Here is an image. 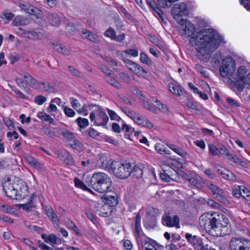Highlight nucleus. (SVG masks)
Here are the masks:
<instances>
[{"instance_id": "obj_37", "label": "nucleus", "mask_w": 250, "mask_h": 250, "mask_svg": "<svg viewBox=\"0 0 250 250\" xmlns=\"http://www.w3.org/2000/svg\"><path fill=\"white\" fill-rule=\"evenodd\" d=\"M75 122L80 128H85L89 125L88 120L87 119L82 117L78 118Z\"/></svg>"}, {"instance_id": "obj_32", "label": "nucleus", "mask_w": 250, "mask_h": 250, "mask_svg": "<svg viewBox=\"0 0 250 250\" xmlns=\"http://www.w3.org/2000/svg\"><path fill=\"white\" fill-rule=\"evenodd\" d=\"M105 203L104 204L109 205L110 207L115 206L118 204V200L116 197L114 195H104Z\"/></svg>"}, {"instance_id": "obj_17", "label": "nucleus", "mask_w": 250, "mask_h": 250, "mask_svg": "<svg viewBox=\"0 0 250 250\" xmlns=\"http://www.w3.org/2000/svg\"><path fill=\"white\" fill-rule=\"evenodd\" d=\"M137 242L139 245L141 246L143 250H159L155 247L156 242L147 236L139 239Z\"/></svg>"}, {"instance_id": "obj_48", "label": "nucleus", "mask_w": 250, "mask_h": 250, "mask_svg": "<svg viewBox=\"0 0 250 250\" xmlns=\"http://www.w3.org/2000/svg\"><path fill=\"white\" fill-rule=\"evenodd\" d=\"M140 61L142 63H146L147 65H150L152 63L151 60L144 52H141L140 53Z\"/></svg>"}, {"instance_id": "obj_34", "label": "nucleus", "mask_w": 250, "mask_h": 250, "mask_svg": "<svg viewBox=\"0 0 250 250\" xmlns=\"http://www.w3.org/2000/svg\"><path fill=\"white\" fill-rule=\"evenodd\" d=\"M200 177L197 175L193 176H188L187 180L192 186L198 187L200 185L199 180Z\"/></svg>"}, {"instance_id": "obj_62", "label": "nucleus", "mask_w": 250, "mask_h": 250, "mask_svg": "<svg viewBox=\"0 0 250 250\" xmlns=\"http://www.w3.org/2000/svg\"><path fill=\"white\" fill-rule=\"evenodd\" d=\"M209 152L213 155H218L219 148H217L215 146L212 144L208 145Z\"/></svg>"}, {"instance_id": "obj_59", "label": "nucleus", "mask_w": 250, "mask_h": 250, "mask_svg": "<svg viewBox=\"0 0 250 250\" xmlns=\"http://www.w3.org/2000/svg\"><path fill=\"white\" fill-rule=\"evenodd\" d=\"M108 113L110 119L112 120L118 121L121 119L120 117L112 110L108 109Z\"/></svg>"}, {"instance_id": "obj_33", "label": "nucleus", "mask_w": 250, "mask_h": 250, "mask_svg": "<svg viewBox=\"0 0 250 250\" xmlns=\"http://www.w3.org/2000/svg\"><path fill=\"white\" fill-rule=\"evenodd\" d=\"M28 38L32 40L41 39L43 37V33L41 32L32 30L27 33Z\"/></svg>"}, {"instance_id": "obj_1", "label": "nucleus", "mask_w": 250, "mask_h": 250, "mask_svg": "<svg viewBox=\"0 0 250 250\" xmlns=\"http://www.w3.org/2000/svg\"><path fill=\"white\" fill-rule=\"evenodd\" d=\"M223 38L211 28L206 29L198 32L191 37L189 43L196 46L197 57L201 61L207 62L210 55L220 45Z\"/></svg>"}, {"instance_id": "obj_15", "label": "nucleus", "mask_w": 250, "mask_h": 250, "mask_svg": "<svg viewBox=\"0 0 250 250\" xmlns=\"http://www.w3.org/2000/svg\"><path fill=\"white\" fill-rule=\"evenodd\" d=\"M207 186L210 189L213 197L217 201L222 203L227 202V199L224 191L211 182H208Z\"/></svg>"}, {"instance_id": "obj_30", "label": "nucleus", "mask_w": 250, "mask_h": 250, "mask_svg": "<svg viewBox=\"0 0 250 250\" xmlns=\"http://www.w3.org/2000/svg\"><path fill=\"white\" fill-rule=\"evenodd\" d=\"M144 167L143 165H136L132 168L131 174L137 178H141L143 175V169Z\"/></svg>"}, {"instance_id": "obj_10", "label": "nucleus", "mask_w": 250, "mask_h": 250, "mask_svg": "<svg viewBox=\"0 0 250 250\" xmlns=\"http://www.w3.org/2000/svg\"><path fill=\"white\" fill-rule=\"evenodd\" d=\"M178 23L180 26L178 27L179 34L184 37H189L195 32L194 25L190 21L184 19H180Z\"/></svg>"}, {"instance_id": "obj_46", "label": "nucleus", "mask_w": 250, "mask_h": 250, "mask_svg": "<svg viewBox=\"0 0 250 250\" xmlns=\"http://www.w3.org/2000/svg\"><path fill=\"white\" fill-rule=\"evenodd\" d=\"M197 72L200 73L205 78H208L209 76V74L207 71L201 65L197 64L195 65V67Z\"/></svg>"}, {"instance_id": "obj_9", "label": "nucleus", "mask_w": 250, "mask_h": 250, "mask_svg": "<svg viewBox=\"0 0 250 250\" xmlns=\"http://www.w3.org/2000/svg\"><path fill=\"white\" fill-rule=\"evenodd\" d=\"M171 13L173 18L178 21L180 19H183L182 17L187 16L189 13V10L187 4L185 2L175 4L171 9Z\"/></svg>"}, {"instance_id": "obj_52", "label": "nucleus", "mask_w": 250, "mask_h": 250, "mask_svg": "<svg viewBox=\"0 0 250 250\" xmlns=\"http://www.w3.org/2000/svg\"><path fill=\"white\" fill-rule=\"evenodd\" d=\"M70 102L72 107L78 111V109H79L81 106V104L78 100L72 97L70 98Z\"/></svg>"}, {"instance_id": "obj_27", "label": "nucleus", "mask_w": 250, "mask_h": 250, "mask_svg": "<svg viewBox=\"0 0 250 250\" xmlns=\"http://www.w3.org/2000/svg\"><path fill=\"white\" fill-rule=\"evenodd\" d=\"M227 160L243 167H246L248 166L247 162L245 160L242 159L238 157L236 155L231 153L229 155V157L227 158Z\"/></svg>"}, {"instance_id": "obj_64", "label": "nucleus", "mask_w": 250, "mask_h": 250, "mask_svg": "<svg viewBox=\"0 0 250 250\" xmlns=\"http://www.w3.org/2000/svg\"><path fill=\"white\" fill-rule=\"evenodd\" d=\"M227 102L230 104V105L237 107L239 106V103L235 100L232 99L229 97H227L226 98Z\"/></svg>"}, {"instance_id": "obj_39", "label": "nucleus", "mask_w": 250, "mask_h": 250, "mask_svg": "<svg viewBox=\"0 0 250 250\" xmlns=\"http://www.w3.org/2000/svg\"><path fill=\"white\" fill-rule=\"evenodd\" d=\"M37 116L42 121L48 122L50 123H52L53 121V119L50 116V115L47 114L44 112H38Z\"/></svg>"}, {"instance_id": "obj_29", "label": "nucleus", "mask_w": 250, "mask_h": 250, "mask_svg": "<svg viewBox=\"0 0 250 250\" xmlns=\"http://www.w3.org/2000/svg\"><path fill=\"white\" fill-rule=\"evenodd\" d=\"M46 18L48 22L53 26H59L61 24L60 18L56 14L48 13Z\"/></svg>"}, {"instance_id": "obj_57", "label": "nucleus", "mask_w": 250, "mask_h": 250, "mask_svg": "<svg viewBox=\"0 0 250 250\" xmlns=\"http://www.w3.org/2000/svg\"><path fill=\"white\" fill-rule=\"evenodd\" d=\"M46 101V98L43 96H38L35 97L34 101L39 105H41Z\"/></svg>"}, {"instance_id": "obj_4", "label": "nucleus", "mask_w": 250, "mask_h": 250, "mask_svg": "<svg viewBox=\"0 0 250 250\" xmlns=\"http://www.w3.org/2000/svg\"><path fill=\"white\" fill-rule=\"evenodd\" d=\"M85 183L99 193L110 192L112 190V182L110 178L105 173L95 172L91 177H87Z\"/></svg>"}, {"instance_id": "obj_54", "label": "nucleus", "mask_w": 250, "mask_h": 250, "mask_svg": "<svg viewBox=\"0 0 250 250\" xmlns=\"http://www.w3.org/2000/svg\"><path fill=\"white\" fill-rule=\"evenodd\" d=\"M65 114L68 117H73L75 115V111L70 107H65L63 109Z\"/></svg>"}, {"instance_id": "obj_50", "label": "nucleus", "mask_w": 250, "mask_h": 250, "mask_svg": "<svg viewBox=\"0 0 250 250\" xmlns=\"http://www.w3.org/2000/svg\"><path fill=\"white\" fill-rule=\"evenodd\" d=\"M184 103L187 107L192 109L197 110V106L196 103L193 101V100L187 99L184 102Z\"/></svg>"}, {"instance_id": "obj_53", "label": "nucleus", "mask_w": 250, "mask_h": 250, "mask_svg": "<svg viewBox=\"0 0 250 250\" xmlns=\"http://www.w3.org/2000/svg\"><path fill=\"white\" fill-rule=\"evenodd\" d=\"M125 53L130 56L136 57L138 55V51L136 49H128L124 51Z\"/></svg>"}, {"instance_id": "obj_31", "label": "nucleus", "mask_w": 250, "mask_h": 250, "mask_svg": "<svg viewBox=\"0 0 250 250\" xmlns=\"http://www.w3.org/2000/svg\"><path fill=\"white\" fill-rule=\"evenodd\" d=\"M29 22V20L26 17L22 16H17L13 20V24L14 26L27 25Z\"/></svg>"}, {"instance_id": "obj_20", "label": "nucleus", "mask_w": 250, "mask_h": 250, "mask_svg": "<svg viewBox=\"0 0 250 250\" xmlns=\"http://www.w3.org/2000/svg\"><path fill=\"white\" fill-rule=\"evenodd\" d=\"M146 2L149 7L153 10L154 15L159 17L163 22L166 23L164 18V13L158 7L155 1L152 0H146Z\"/></svg>"}, {"instance_id": "obj_26", "label": "nucleus", "mask_w": 250, "mask_h": 250, "mask_svg": "<svg viewBox=\"0 0 250 250\" xmlns=\"http://www.w3.org/2000/svg\"><path fill=\"white\" fill-rule=\"evenodd\" d=\"M23 5L25 6L21 7V10L24 11L25 12L30 14L35 15L38 14L39 10L37 7H34L31 4L27 2H23Z\"/></svg>"}, {"instance_id": "obj_56", "label": "nucleus", "mask_w": 250, "mask_h": 250, "mask_svg": "<svg viewBox=\"0 0 250 250\" xmlns=\"http://www.w3.org/2000/svg\"><path fill=\"white\" fill-rule=\"evenodd\" d=\"M240 189H241V196L245 197H250V191L244 186H239Z\"/></svg>"}, {"instance_id": "obj_13", "label": "nucleus", "mask_w": 250, "mask_h": 250, "mask_svg": "<svg viewBox=\"0 0 250 250\" xmlns=\"http://www.w3.org/2000/svg\"><path fill=\"white\" fill-rule=\"evenodd\" d=\"M248 71V70L246 66H242L237 70L236 77L232 79H233V82H235L237 89L239 91H242L244 89L245 84V75Z\"/></svg>"}, {"instance_id": "obj_21", "label": "nucleus", "mask_w": 250, "mask_h": 250, "mask_svg": "<svg viewBox=\"0 0 250 250\" xmlns=\"http://www.w3.org/2000/svg\"><path fill=\"white\" fill-rule=\"evenodd\" d=\"M43 208H44V210L47 216L51 219L52 221L53 222L54 227L56 229H58L59 225L56 213L54 212L52 208L50 206H45L43 207Z\"/></svg>"}, {"instance_id": "obj_2", "label": "nucleus", "mask_w": 250, "mask_h": 250, "mask_svg": "<svg viewBox=\"0 0 250 250\" xmlns=\"http://www.w3.org/2000/svg\"><path fill=\"white\" fill-rule=\"evenodd\" d=\"M201 227L213 236H225L229 233L228 219L221 212H207L199 218Z\"/></svg>"}, {"instance_id": "obj_11", "label": "nucleus", "mask_w": 250, "mask_h": 250, "mask_svg": "<svg viewBox=\"0 0 250 250\" xmlns=\"http://www.w3.org/2000/svg\"><path fill=\"white\" fill-rule=\"evenodd\" d=\"M16 182L17 178H15L12 180L8 179L2 184L3 190L5 194L7 197L12 199L16 198L17 192H15V189L17 188Z\"/></svg>"}, {"instance_id": "obj_22", "label": "nucleus", "mask_w": 250, "mask_h": 250, "mask_svg": "<svg viewBox=\"0 0 250 250\" xmlns=\"http://www.w3.org/2000/svg\"><path fill=\"white\" fill-rule=\"evenodd\" d=\"M20 75L24 79L26 83L30 86L34 88H37L40 86V83H38L37 80L32 76L28 74L26 72H23Z\"/></svg>"}, {"instance_id": "obj_28", "label": "nucleus", "mask_w": 250, "mask_h": 250, "mask_svg": "<svg viewBox=\"0 0 250 250\" xmlns=\"http://www.w3.org/2000/svg\"><path fill=\"white\" fill-rule=\"evenodd\" d=\"M167 86L169 90L172 94L178 96H180L181 95V87L177 82L174 81H172L168 83Z\"/></svg>"}, {"instance_id": "obj_36", "label": "nucleus", "mask_w": 250, "mask_h": 250, "mask_svg": "<svg viewBox=\"0 0 250 250\" xmlns=\"http://www.w3.org/2000/svg\"><path fill=\"white\" fill-rule=\"evenodd\" d=\"M105 81L115 87L116 88H121L122 87L121 84L117 82L114 78L109 76H107L105 78Z\"/></svg>"}, {"instance_id": "obj_58", "label": "nucleus", "mask_w": 250, "mask_h": 250, "mask_svg": "<svg viewBox=\"0 0 250 250\" xmlns=\"http://www.w3.org/2000/svg\"><path fill=\"white\" fill-rule=\"evenodd\" d=\"M156 107L163 112H166L167 111V108L166 105L161 104L159 101H156Z\"/></svg>"}, {"instance_id": "obj_55", "label": "nucleus", "mask_w": 250, "mask_h": 250, "mask_svg": "<svg viewBox=\"0 0 250 250\" xmlns=\"http://www.w3.org/2000/svg\"><path fill=\"white\" fill-rule=\"evenodd\" d=\"M219 153L224 156L226 159L230 154L228 150L224 146H221L219 148L218 154Z\"/></svg>"}, {"instance_id": "obj_8", "label": "nucleus", "mask_w": 250, "mask_h": 250, "mask_svg": "<svg viewBox=\"0 0 250 250\" xmlns=\"http://www.w3.org/2000/svg\"><path fill=\"white\" fill-rule=\"evenodd\" d=\"M230 250H250V240L241 237H233L229 243Z\"/></svg>"}, {"instance_id": "obj_41", "label": "nucleus", "mask_w": 250, "mask_h": 250, "mask_svg": "<svg viewBox=\"0 0 250 250\" xmlns=\"http://www.w3.org/2000/svg\"><path fill=\"white\" fill-rule=\"evenodd\" d=\"M134 73L137 75L139 77H145L147 74V71L138 64Z\"/></svg>"}, {"instance_id": "obj_18", "label": "nucleus", "mask_w": 250, "mask_h": 250, "mask_svg": "<svg viewBox=\"0 0 250 250\" xmlns=\"http://www.w3.org/2000/svg\"><path fill=\"white\" fill-rule=\"evenodd\" d=\"M215 168L218 173L221 175L223 179L229 181L235 182L236 181V176L225 167L220 165H216Z\"/></svg>"}, {"instance_id": "obj_6", "label": "nucleus", "mask_w": 250, "mask_h": 250, "mask_svg": "<svg viewBox=\"0 0 250 250\" xmlns=\"http://www.w3.org/2000/svg\"><path fill=\"white\" fill-rule=\"evenodd\" d=\"M235 71V63L232 58L226 57L223 60L222 65L220 68V74L223 78H229L231 81Z\"/></svg>"}, {"instance_id": "obj_5", "label": "nucleus", "mask_w": 250, "mask_h": 250, "mask_svg": "<svg viewBox=\"0 0 250 250\" xmlns=\"http://www.w3.org/2000/svg\"><path fill=\"white\" fill-rule=\"evenodd\" d=\"M90 119L94 125L104 126L108 121V117L104 110L99 105L95 106V108L90 114Z\"/></svg>"}, {"instance_id": "obj_43", "label": "nucleus", "mask_w": 250, "mask_h": 250, "mask_svg": "<svg viewBox=\"0 0 250 250\" xmlns=\"http://www.w3.org/2000/svg\"><path fill=\"white\" fill-rule=\"evenodd\" d=\"M135 237L137 241H139V239H141L142 238H144V237L146 236L143 233L141 226H135Z\"/></svg>"}, {"instance_id": "obj_40", "label": "nucleus", "mask_w": 250, "mask_h": 250, "mask_svg": "<svg viewBox=\"0 0 250 250\" xmlns=\"http://www.w3.org/2000/svg\"><path fill=\"white\" fill-rule=\"evenodd\" d=\"M155 149L160 154H170L169 151L167 150L163 145L159 143H157L155 145Z\"/></svg>"}, {"instance_id": "obj_23", "label": "nucleus", "mask_w": 250, "mask_h": 250, "mask_svg": "<svg viewBox=\"0 0 250 250\" xmlns=\"http://www.w3.org/2000/svg\"><path fill=\"white\" fill-rule=\"evenodd\" d=\"M163 219L166 225L168 227L176 226L179 223V219L176 215H166Z\"/></svg>"}, {"instance_id": "obj_45", "label": "nucleus", "mask_w": 250, "mask_h": 250, "mask_svg": "<svg viewBox=\"0 0 250 250\" xmlns=\"http://www.w3.org/2000/svg\"><path fill=\"white\" fill-rule=\"evenodd\" d=\"M63 157H65L63 162L67 165L72 166L74 164V160L68 151H65L63 154Z\"/></svg>"}, {"instance_id": "obj_16", "label": "nucleus", "mask_w": 250, "mask_h": 250, "mask_svg": "<svg viewBox=\"0 0 250 250\" xmlns=\"http://www.w3.org/2000/svg\"><path fill=\"white\" fill-rule=\"evenodd\" d=\"M16 187L15 192H16V198L14 199H24L28 194V187L26 184L22 180L17 178Z\"/></svg>"}, {"instance_id": "obj_61", "label": "nucleus", "mask_w": 250, "mask_h": 250, "mask_svg": "<svg viewBox=\"0 0 250 250\" xmlns=\"http://www.w3.org/2000/svg\"><path fill=\"white\" fill-rule=\"evenodd\" d=\"M232 195L237 197H240L241 196V189H240L239 186L234 187L232 190Z\"/></svg>"}, {"instance_id": "obj_44", "label": "nucleus", "mask_w": 250, "mask_h": 250, "mask_svg": "<svg viewBox=\"0 0 250 250\" xmlns=\"http://www.w3.org/2000/svg\"><path fill=\"white\" fill-rule=\"evenodd\" d=\"M125 66L133 73L135 71V69L138 64L129 59L125 60Z\"/></svg>"}, {"instance_id": "obj_63", "label": "nucleus", "mask_w": 250, "mask_h": 250, "mask_svg": "<svg viewBox=\"0 0 250 250\" xmlns=\"http://www.w3.org/2000/svg\"><path fill=\"white\" fill-rule=\"evenodd\" d=\"M99 68L103 72L106 74L107 76H109L112 73V71L104 65H101L99 66Z\"/></svg>"}, {"instance_id": "obj_49", "label": "nucleus", "mask_w": 250, "mask_h": 250, "mask_svg": "<svg viewBox=\"0 0 250 250\" xmlns=\"http://www.w3.org/2000/svg\"><path fill=\"white\" fill-rule=\"evenodd\" d=\"M121 79L126 83H128L130 80L134 79V76L131 74H128L125 72H122L120 74Z\"/></svg>"}, {"instance_id": "obj_7", "label": "nucleus", "mask_w": 250, "mask_h": 250, "mask_svg": "<svg viewBox=\"0 0 250 250\" xmlns=\"http://www.w3.org/2000/svg\"><path fill=\"white\" fill-rule=\"evenodd\" d=\"M75 137V134L68 131H63V142L65 145L74 149L82 151L83 149V146Z\"/></svg>"}, {"instance_id": "obj_24", "label": "nucleus", "mask_w": 250, "mask_h": 250, "mask_svg": "<svg viewBox=\"0 0 250 250\" xmlns=\"http://www.w3.org/2000/svg\"><path fill=\"white\" fill-rule=\"evenodd\" d=\"M167 146L174 152L182 157L183 158L187 159L189 158L188 153L181 147L171 144H167Z\"/></svg>"}, {"instance_id": "obj_42", "label": "nucleus", "mask_w": 250, "mask_h": 250, "mask_svg": "<svg viewBox=\"0 0 250 250\" xmlns=\"http://www.w3.org/2000/svg\"><path fill=\"white\" fill-rule=\"evenodd\" d=\"M96 105L95 104H84L82 107H81L79 108V109H78V113H85V112H86V113H84V115H87L88 114V113H87V111L88 110H90L91 109L93 108H95V106H96Z\"/></svg>"}, {"instance_id": "obj_12", "label": "nucleus", "mask_w": 250, "mask_h": 250, "mask_svg": "<svg viewBox=\"0 0 250 250\" xmlns=\"http://www.w3.org/2000/svg\"><path fill=\"white\" fill-rule=\"evenodd\" d=\"M185 237L196 250H208V245H205L202 239L196 235L186 233Z\"/></svg>"}, {"instance_id": "obj_25", "label": "nucleus", "mask_w": 250, "mask_h": 250, "mask_svg": "<svg viewBox=\"0 0 250 250\" xmlns=\"http://www.w3.org/2000/svg\"><path fill=\"white\" fill-rule=\"evenodd\" d=\"M80 35L83 38L87 39L93 42L98 40V37L97 35L84 28L82 29Z\"/></svg>"}, {"instance_id": "obj_60", "label": "nucleus", "mask_w": 250, "mask_h": 250, "mask_svg": "<svg viewBox=\"0 0 250 250\" xmlns=\"http://www.w3.org/2000/svg\"><path fill=\"white\" fill-rule=\"evenodd\" d=\"M81 165L83 167H86V169H89L93 167V163H91V161L89 159L81 162Z\"/></svg>"}, {"instance_id": "obj_47", "label": "nucleus", "mask_w": 250, "mask_h": 250, "mask_svg": "<svg viewBox=\"0 0 250 250\" xmlns=\"http://www.w3.org/2000/svg\"><path fill=\"white\" fill-rule=\"evenodd\" d=\"M104 35L114 40L116 37V32L114 29L111 27L108 28L104 33Z\"/></svg>"}, {"instance_id": "obj_19", "label": "nucleus", "mask_w": 250, "mask_h": 250, "mask_svg": "<svg viewBox=\"0 0 250 250\" xmlns=\"http://www.w3.org/2000/svg\"><path fill=\"white\" fill-rule=\"evenodd\" d=\"M112 211V208L105 204H98L96 206V213L102 217H108L110 215Z\"/></svg>"}, {"instance_id": "obj_38", "label": "nucleus", "mask_w": 250, "mask_h": 250, "mask_svg": "<svg viewBox=\"0 0 250 250\" xmlns=\"http://www.w3.org/2000/svg\"><path fill=\"white\" fill-rule=\"evenodd\" d=\"M36 195H34V194H32V196L30 197V199L29 202H28L26 204H21L20 207L22 208L23 210H26V211H29L30 209L34 207L33 205H32V199L34 197H36Z\"/></svg>"}, {"instance_id": "obj_35", "label": "nucleus", "mask_w": 250, "mask_h": 250, "mask_svg": "<svg viewBox=\"0 0 250 250\" xmlns=\"http://www.w3.org/2000/svg\"><path fill=\"white\" fill-rule=\"evenodd\" d=\"M74 183L76 187L78 188H80L83 190L88 191L91 192V190L88 188V185L86 183V185L84 184L82 181H81L78 178H75L74 179Z\"/></svg>"}, {"instance_id": "obj_14", "label": "nucleus", "mask_w": 250, "mask_h": 250, "mask_svg": "<svg viewBox=\"0 0 250 250\" xmlns=\"http://www.w3.org/2000/svg\"><path fill=\"white\" fill-rule=\"evenodd\" d=\"M127 116L132 119L134 122L143 126L148 128L153 127V124L151 122L134 111L129 110L127 112Z\"/></svg>"}, {"instance_id": "obj_51", "label": "nucleus", "mask_w": 250, "mask_h": 250, "mask_svg": "<svg viewBox=\"0 0 250 250\" xmlns=\"http://www.w3.org/2000/svg\"><path fill=\"white\" fill-rule=\"evenodd\" d=\"M221 59V55L220 53H216L212 59V63L214 67L219 64L220 60Z\"/></svg>"}, {"instance_id": "obj_3", "label": "nucleus", "mask_w": 250, "mask_h": 250, "mask_svg": "<svg viewBox=\"0 0 250 250\" xmlns=\"http://www.w3.org/2000/svg\"><path fill=\"white\" fill-rule=\"evenodd\" d=\"M99 161L103 168L113 173L117 177L125 179L131 174L132 166L129 163L123 164L115 161L104 155L100 156Z\"/></svg>"}]
</instances>
